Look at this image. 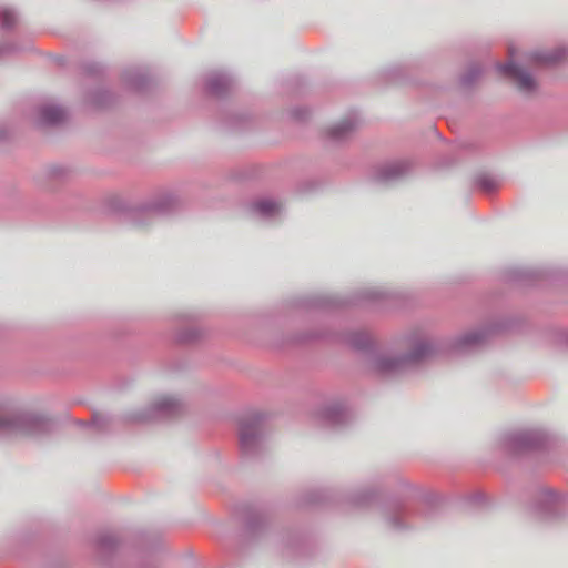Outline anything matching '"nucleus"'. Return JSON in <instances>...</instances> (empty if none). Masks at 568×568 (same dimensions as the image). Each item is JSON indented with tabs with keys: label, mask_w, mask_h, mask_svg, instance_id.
I'll list each match as a JSON object with an SVG mask.
<instances>
[{
	"label": "nucleus",
	"mask_w": 568,
	"mask_h": 568,
	"mask_svg": "<svg viewBox=\"0 0 568 568\" xmlns=\"http://www.w3.org/2000/svg\"><path fill=\"white\" fill-rule=\"evenodd\" d=\"M530 60H531V62H539V61H542L544 58H541V57H539L537 54H534V55L530 57Z\"/></svg>",
	"instance_id": "nucleus-7"
},
{
	"label": "nucleus",
	"mask_w": 568,
	"mask_h": 568,
	"mask_svg": "<svg viewBox=\"0 0 568 568\" xmlns=\"http://www.w3.org/2000/svg\"><path fill=\"white\" fill-rule=\"evenodd\" d=\"M256 209L261 213L272 214L277 211V204H275L274 202H272L270 200H264V201L256 203Z\"/></svg>",
	"instance_id": "nucleus-5"
},
{
	"label": "nucleus",
	"mask_w": 568,
	"mask_h": 568,
	"mask_svg": "<svg viewBox=\"0 0 568 568\" xmlns=\"http://www.w3.org/2000/svg\"><path fill=\"white\" fill-rule=\"evenodd\" d=\"M427 349L426 346H423L420 347V351L418 354L416 355H413V356H408L406 358H397V359H392V361H388L387 363H385V369H395L402 365H404L405 363L407 362H416V359L420 358L422 357V354Z\"/></svg>",
	"instance_id": "nucleus-3"
},
{
	"label": "nucleus",
	"mask_w": 568,
	"mask_h": 568,
	"mask_svg": "<svg viewBox=\"0 0 568 568\" xmlns=\"http://www.w3.org/2000/svg\"><path fill=\"white\" fill-rule=\"evenodd\" d=\"M499 69H501V72H504V74L515 79L516 85H518L519 91L529 93L535 90V80L527 72L523 71L513 62L501 65L499 67Z\"/></svg>",
	"instance_id": "nucleus-1"
},
{
	"label": "nucleus",
	"mask_w": 568,
	"mask_h": 568,
	"mask_svg": "<svg viewBox=\"0 0 568 568\" xmlns=\"http://www.w3.org/2000/svg\"><path fill=\"white\" fill-rule=\"evenodd\" d=\"M16 20H17V18L14 17V13L12 12V10H8V9L0 10V22H1V26H3L4 28L12 27L14 24Z\"/></svg>",
	"instance_id": "nucleus-4"
},
{
	"label": "nucleus",
	"mask_w": 568,
	"mask_h": 568,
	"mask_svg": "<svg viewBox=\"0 0 568 568\" xmlns=\"http://www.w3.org/2000/svg\"><path fill=\"white\" fill-rule=\"evenodd\" d=\"M241 442H242V444H244V445H246V444H247V437H246V435H245V432H242V433H241Z\"/></svg>",
	"instance_id": "nucleus-8"
},
{
	"label": "nucleus",
	"mask_w": 568,
	"mask_h": 568,
	"mask_svg": "<svg viewBox=\"0 0 568 568\" xmlns=\"http://www.w3.org/2000/svg\"><path fill=\"white\" fill-rule=\"evenodd\" d=\"M175 406V400L173 398L166 399L163 402V407L170 408Z\"/></svg>",
	"instance_id": "nucleus-6"
},
{
	"label": "nucleus",
	"mask_w": 568,
	"mask_h": 568,
	"mask_svg": "<svg viewBox=\"0 0 568 568\" xmlns=\"http://www.w3.org/2000/svg\"><path fill=\"white\" fill-rule=\"evenodd\" d=\"M43 121L47 123H58L63 120L64 112L58 106H47L42 111Z\"/></svg>",
	"instance_id": "nucleus-2"
}]
</instances>
